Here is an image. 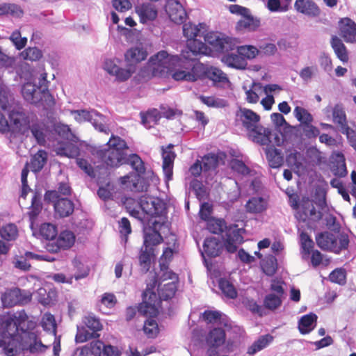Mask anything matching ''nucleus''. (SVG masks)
Returning a JSON list of instances; mask_svg holds the SVG:
<instances>
[{"mask_svg":"<svg viewBox=\"0 0 356 356\" xmlns=\"http://www.w3.org/2000/svg\"><path fill=\"white\" fill-rule=\"evenodd\" d=\"M42 89L40 86L26 83L22 86L21 92L25 101L30 104L38 105L41 102L39 92H41Z\"/></svg>","mask_w":356,"mask_h":356,"instance_id":"4468645a","label":"nucleus"},{"mask_svg":"<svg viewBox=\"0 0 356 356\" xmlns=\"http://www.w3.org/2000/svg\"><path fill=\"white\" fill-rule=\"evenodd\" d=\"M177 286L175 282H170L165 284L159 292V297L161 300L168 301L171 300L175 295Z\"/></svg>","mask_w":356,"mask_h":356,"instance_id":"e2e57ef3","label":"nucleus"},{"mask_svg":"<svg viewBox=\"0 0 356 356\" xmlns=\"http://www.w3.org/2000/svg\"><path fill=\"white\" fill-rule=\"evenodd\" d=\"M132 186L137 192L147 191V184H145V175L142 173L131 174Z\"/></svg>","mask_w":356,"mask_h":356,"instance_id":"864d4df0","label":"nucleus"},{"mask_svg":"<svg viewBox=\"0 0 356 356\" xmlns=\"http://www.w3.org/2000/svg\"><path fill=\"white\" fill-rule=\"evenodd\" d=\"M261 267L263 273L267 276L272 277L277 269V260L275 256L268 254L261 260Z\"/></svg>","mask_w":356,"mask_h":356,"instance_id":"72a5a7b5","label":"nucleus"},{"mask_svg":"<svg viewBox=\"0 0 356 356\" xmlns=\"http://www.w3.org/2000/svg\"><path fill=\"white\" fill-rule=\"evenodd\" d=\"M150 209L147 214L152 217H163L167 218L168 207L166 203L159 197L151 201Z\"/></svg>","mask_w":356,"mask_h":356,"instance_id":"c756f323","label":"nucleus"},{"mask_svg":"<svg viewBox=\"0 0 356 356\" xmlns=\"http://www.w3.org/2000/svg\"><path fill=\"white\" fill-rule=\"evenodd\" d=\"M260 115L251 109L239 107L236 112V122L248 131L249 138L260 145H269L271 130L259 124Z\"/></svg>","mask_w":356,"mask_h":356,"instance_id":"20e7f679","label":"nucleus"},{"mask_svg":"<svg viewBox=\"0 0 356 356\" xmlns=\"http://www.w3.org/2000/svg\"><path fill=\"white\" fill-rule=\"evenodd\" d=\"M189 189L195 193L196 198L200 202L206 200L209 197L206 186L197 179H191L189 182Z\"/></svg>","mask_w":356,"mask_h":356,"instance_id":"473e14b6","label":"nucleus"},{"mask_svg":"<svg viewBox=\"0 0 356 356\" xmlns=\"http://www.w3.org/2000/svg\"><path fill=\"white\" fill-rule=\"evenodd\" d=\"M94 343H97V346H100L101 354L99 356H121L122 355L121 350L117 346L111 344L106 345L99 341Z\"/></svg>","mask_w":356,"mask_h":356,"instance_id":"6e6d98bb","label":"nucleus"},{"mask_svg":"<svg viewBox=\"0 0 356 356\" xmlns=\"http://www.w3.org/2000/svg\"><path fill=\"white\" fill-rule=\"evenodd\" d=\"M47 161V153L45 150H39L31 159V168L35 173L39 172Z\"/></svg>","mask_w":356,"mask_h":356,"instance_id":"f704fd0d","label":"nucleus"},{"mask_svg":"<svg viewBox=\"0 0 356 356\" xmlns=\"http://www.w3.org/2000/svg\"><path fill=\"white\" fill-rule=\"evenodd\" d=\"M244 19H240L237 22L236 27L238 29H248L249 30L255 31L260 26V20L254 18L250 13L243 17Z\"/></svg>","mask_w":356,"mask_h":356,"instance_id":"e433bc0d","label":"nucleus"},{"mask_svg":"<svg viewBox=\"0 0 356 356\" xmlns=\"http://www.w3.org/2000/svg\"><path fill=\"white\" fill-rule=\"evenodd\" d=\"M200 77L198 79H208L213 81V85L217 83H227L229 81L226 74L222 72V70L215 67H211L209 69H207L203 71V66L199 72Z\"/></svg>","mask_w":356,"mask_h":356,"instance_id":"f3484780","label":"nucleus"},{"mask_svg":"<svg viewBox=\"0 0 356 356\" xmlns=\"http://www.w3.org/2000/svg\"><path fill=\"white\" fill-rule=\"evenodd\" d=\"M221 60L227 66L236 69H244L243 57L236 52V49L222 54Z\"/></svg>","mask_w":356,"mask_h":356,"instance_id":"a878e982","label":"nucleus"},{"mask_svg":"<svg viewBox=\"0 0 356 356\" xmlns=\"http://www.w3.org/2000/svg\"><path fill=\"white\" fill-rule=\"evenodd\" d=\"M222 248V243L218 237H207L204 241V252L209 258L218 257L221 254Z\"/></svg>","mask_w":356,"mask_h":356,"instance_id":"dca6fc26","label":"nucleus"},{"mask_svg":"<svg viewBox=\"0 0 356 356\" xmlns=\"http://www.w3.org/2000/svg\"><path fill=\"white\" fill-rule=\"evenodd\" d=\"M263 88L262 84L260 82L253 81L250 89H247L245 86H243V88L245 90L246 95V101L248 103L255 104L259 101V97L258 94L253 90H260Z\"/></svg>","mask_w":356,"mask_h":356,"instance_id":"3c124183","label":"nucleus"},{"mask_svg":"<svg viewBox=\"0 0 356 356\" xmlns=\"http://www.w3.org/2000/svg\"><path fill=\"white\" fill-rule=\"evenodd\" d=\"M205 43L211 46L213 51L220 54L234 51L236 47L235 41L229 37L220 36L218 33L211 32L204 35Z\"/></svg>","mask_w":356,"mask_h":356,"instance_id":"0eeeda50","label":"nucleus"},{"mask_svg":"<svg viewBox=\"0 0 356 356\" xmlns=\"http://www.w3.org/2000/svg\"><path fill=\"white\" fill-rule=\"evenodd\" d=\"M82 325H77L76 334L75 336L76 343H83L92 339L99 337L97 333L103 326L99 319L95 316L88 315L83 319Z\"/></svg>","mask_w":356,"mask_h":356,"instance_id":"423d86ee","label":"nucleus"},{"mask_svg":"<svg viewBox=\"0 0 356 356\" xmlns=\"http://www.w3.org/2000/svg\"><path fill=\"white\" fill-rule=\"evenodd\" d=\"M148 63L153 76L166 78L172 74L175 81L194 82L200 77L199 72L202 69V64L196 58H189L184 54L181 58L165 50L151 56Z\"/></svg>","mask_w":356,"mask_h":356,"instance_id":"f257e3e1","label":"nucleus"},{"mask_svg":"<svg viewBox=\"0 0 356 356\" xmlns=\"http://www.w3.org/2000/svg\"><path fill=\"white\" fill-rule=\"evenodd\" d=\"M174 145L170 143L166 147H161V154L163 158V164L173 165L176 154L172 149Z\"/></svg>","mask_w":356,"mask_h":356,"instance_id":"0e129e2a","label":"nucleus"},{"mask_svg":"<svg viewBox=\"0 0 356 356\" xmlns=\"http://www.w3.org/2000/svg\"><path fill=\"white\" fill-rule=\"evenodd\" d=\"M186 48L188 51H182L181 58H183L184 54L188 56L189 58H195L199 54H206L207 46L206 43L203 42L201 40L195 38L187 41Z\"/></svg>","mask_w":356,"mask_h":356,"instance_id":"4be33fe9","label":"nucleus"},{"mask_svg":"<svg viewBox=\"0 0 356 356\" xmlns=\"http://www.w3.org/2000/svg\"><path fill=\"white\" fill-rule=\"evenodd\" d=\"M294 8L309 17H317L321 15V9L313 0H296Z\"/></svg>","mask_w":356,"mask_h":356,"instance_id":"ddd939ff","label":"nucleus"},{"mask_svg":"<svg viewBox=\"0 0 356 356\" xmlns=\"http://www.w3.org/2000/svg\"><path fill=\"white\" fill-rule=\"evenodd\" d=\"M273 340V337L267 334L265 335L261 336L257 341H254L252 346L250 348L248 353H254L257 351H259L267 346H268Z\"/></svg>","mask_w":356,"mask_h":356,"instance_id":"49530a36","label":"nucleus"},{"mask_svg":"<svg viewBox=\"0 0 356 356\" xmlns=\"http://www.w3.org/2000/svg\"><path fill=\"white\" fill-rule=\"evenodd\" d=\"M282 304V298L272 293L267 294L264 299V306L265 309L275 311Z\"/></svg>","mask_w":356,"mask_h":356,"instance_id":"c03bdc74","label":"nucleus"},{"mask_svg":"<svg viewBox=\"0 0 356 356\" xmlns=\"http://www.w3.org/2000/svg\"><path fill=\"white\" fill-rule=\"evenodd\" d=\"M21 56L24 60L37 61L42 57V52L35 47H28L21 53Z\"/></svg>","mask_w":356,"mask_h":356,"instance_id":"13d9d810","label":"nucleus"},{"mask_svg":"<svg viewBox=\"0 0 356 356\" xmlns=\"http://www.w3.org/2000/svg\"><path fill=\"white\" fill-rule=\"evenodd\" d=\"M312 205L313 203L310 202L308 197L302 198L300 209L295 215L299 222H307L309 220L308 211Z\"/></svg>","mask_w":356,"mask_h":356,"instance_id":"79ce46f5","label":"nucleus"},{"mask_svg":"<svg viewBox=\"0 0 356 356\" xmlns=\"http://www.w3.org/2000/svg\"><path fill=\"white\" fill-rule=\"evenodd\" d=\"M346 24L341 29L344 40L347 42L356 41V24L350 18H345Z\"/></svg>","mask_w":356,"mask_h":356,"instance_id":"c9c22d12","label":"nucleus"},{"mask_svg":"<svg viewBox=\"0 0 356 356\" xmlns=\"http://www.w3.org/2000/svg\"><path fill=\"white\" fill-rule=\"evenodd\" d=\"M9 119L13 124L22 132L29 130L31 124L29 117L23 111H12Z\"/></svg>","mask_w":356,"mask_h":356,"instance_id":"6ab92c4d","label":"nucleus"},{"mask_svg":"<svg viewBox=\"0 0 356 356\" xmlns=\"http://www.w3.org/2000/svg\"><path fill=\"white\" fill-rule=\"evenodd\" d=\"M329 280L333 283L344 285L346 283V270L342 268L333 270L329 275Z\"/></svg>","mask_w":356,"mask_h":356,"instance_id":"bf43d9fd","label":"nucleus"},{"mask_svg":"<svg viewBox=\"0 0 356 356\" xmlns=\"http://www.w3.org/2000/svg\"><path fill=\"white\" fill-rule=\"evenodd\" d=\"M157 296L152 292L149 296L148 300H143L138 307V312L148 318H154L159 314V309L157 307Z\"/></svg>","mask_w":356,"mask_h":356,"instance_id":"9b49d317","label":"nucleus"},{"mask_svg":"<svg viewBox=\"0 0 356 356\" xmlns=\"http://www.w3.org/2000/svg\"><path fill=\"white\" fill-rule=\"evenodd\" d=\"M141 123L147 129H150L152 122L157 124L161 118V112L156 108L149 109L147 112H140Z\"/></svg>","mask_w":356,"mask_h":356,"instance_id":"7c9ffc66","label":"nucleus"},{"mask_svg":"<svg viewBox=\"0 0 356 356\" xmlns=\"http://www.w3.org/2000/svg\"><path fill=\"white\" fill-rule=\"evenodd\" d=\"M170 223L168 220L159 222L156 220L149 219L147 222H143V244L145 248H155L156 245L163 241L161 234L163 228L170 229Z\"/></svg>","mask_w":356,"mask_h":356,"instance_id":"39448f33","label":"nucleus"},{"mask_svg":"<svg viewBox=\"0 0 356 356\" xmlns=\"http://www.w3.org/2000/svg\"><path fill=\"white\" fill-rule=\"evenodd\" d=\"M226 339L225 330L222 327H214L211 330L206 337L208 346L220 347L223 345Z\"/></svg>","mask_w":356,"mask_h":356,"instance_id":"b1692460","label":"nucleus"},{"mask_svg":"<svg viewBox=\"0 0 356 356\" xmlns=\"http://www.w3.org/2000/svg\"><path fill=\"white\" fill-rule=\"evenodd\" d=\"M318 316L310 312L303 315L298 323V328L302 334H307L310 333L316 326Z\"/></svg>","mask_w":356,"mask_h":356,"instance_id":"aec40b11","label":"nucleus"},{"mask_svg":"<svg viewBox=\"0 0 356 356\" xmlns=\"http://www.w3.org/2000/svg\"><path fill=\"white\" fill-rule=\"evenodd\" d=\"M143 332L149 339H155L159 333L158 324L155 319L147 318L145 320Z\"/></svg>","mask_w":356,"mask_h":356,"instance_id":"603ef678","label":"nucleus"},{"mask_svg":"<svg viewBox=\"0 0 356 356\" xmlns=\"http://www.w3.org/2000/svg\"><path fill=\"white\" fill-rule=\"evenodd\" d=\"M300 243L301 248V253L302 254V259H307L309 254L312 253L311 262L314 267L320 266L323 260V254L318 250H313L314 243L310 236L302 232L300 235Z\"/></svg>","mask_w":356,"mask_h":356,"instance_id":"6e6552de","label":"nucleus"},{"mask_svg":"<svg viewBox=\"0 0 356 356\" xmlns=\"http://www.w3.org/2000/svg\"><path fill=\"white\" fill-rule=\"evenodd\" d=\"M337 237L329 232L318 233L316 236V242L318 248L323 251L334 252L335 254V246Z\"/></svg>","mask_w":356,"mask_h":356,"instance_id":"f8f14e48","label":"nucleus"},{"mask_svg":"<svg viewBox=\"0 0 356 356\" xmlns=\"http://www.w3.org/2000/svg\"><path fill=\"white\" fill-rule=\"evenodd\" d=\"M135 12L143 24L151 25L158 17V10L155 6L150 3H143L135 6Z\"/></svg>","mask_w":356,"mask_h":356,"instance_id":"9d476101","label":"nucleus"},{"mask_svg":"<svg viewBox=\"0 0 356 356\" xmlns=\"http://www.w3.org/2000/svg\"><path fill=\"white\" fill-rule=\"evenodd\" d=\"M268 207L267 201L262 197H252L246 203L247 212L250 213H261Z\"/></svg>","mask_w":356,"mask_h":356,"instance_id":"cd10ccee","label":"nucleus"},{"mask_svg":"<svg viewBox=\"0 0 356 356\" xmlns=\"http://www.w3.org/2000/svg\"><path fill=\"white\" fill-rule=\"evenodd\" d=\"M136 71V68L134 66H128V64L126 63V68L118 67L116 71L114 72L113 76H115L117 81L124 82L127 81Z\"/></svg>","mask_w":356,"mask_h":356,"instance_id":"de8ad7c7","label":"nucleus"},{"mask_svg":"<svg viewBox=\"0 0 356 356\" xmlns=\"http://www.w3.org/2000/svg\"><path fill=\"white\" fill-rule=\"evenodd\" d=\"M56 131L58 134L63 139V141L79 142V138L72 132L67 125L58 127Z\"/></svg>","mask_w":356,"mask_h":356,"instance_id":"69168bd1","label":"nucleus"},{"mask_svg":"<svg viewBox=\"0 0 356 356\" xmlns=\"http://www.w3.org/2000/svg\"><path fill=\"white\" fill-rule=\"evenodd\" d=\"M231 169L242 175H248L250 173V169L245 163L240 159H232L229 162Z\"/></svg>","mask_w":356,"mask_h":356,"instance_id":"680f3d73","label":"nucleus"},{"mask_svg":"<svg viewBox=\"0 0 356 356\" xmlns=\"http://www.w3.org/2000/svg\"><path fill=\"white\" fill-rule=\"evenodd\" d=\"M27 319L28 316L24 309L0 316V347L3 348L7 356H16L20 350L22 337L19 332L34 335L28 332L34 327L32 322L25 327Z\"/></svg>","mask_w":356,"mask_h":356,"instance_id":"7ed1b4c3","label":"nucleus"},{"mask_svg":"<svg viewBox=\"0 0 356 356\" xmlns=\"http://www.w3.org/2000/svg\"><path fill=\"white\" fill-rule=\"evenodd\" d=\"M30 211L27 215L31 221V225H33V222L37 219L42 209V204L41 202V195L38 192H35L30 206Z\"/></svg>","mask_w":356,"mask_h":356,"instance_id":"2f4dec72","label":"nucleus"},{"mask_svg":"<svg viewBox=\"0 0 356 356\" xmlns=\"http://www.w3.org/2000/svg\"><path fill=\"white\" fill-rule=\"evenodd\" d=\"M147 56V52L143 47H134L127 50L124 54V60L128 66L134 67L145 60Z\"/></svg>","mask_w":356,"mask_h":356,"instance_id":"2eb2a0df","label":"nucleus"},{"mask_svg":"<svg viewBox=\"0 0 356 356\" xmlns=\"http://www.w3.org/2000/svg\"><path fill=\"white\" fill-rule=\"evenodd\" d=\"M225 228L227 229V226L224 219L211 218L207 221V229L212 234H220Z\"/></svg>","mask_w":356,"mask_h":356,"instance_id":"a18cd8bd","label":"nucleus"},{"mask_svg":"<svg viewBox=\"0 0 356 356\" xmlns=\"http://www.w3.org/2000/svg\"><path fill=\"white\" fill-rule=\"evenodd\" d=\"M40 234L46 240L54 241L57 236V227L49 222L43 223L40 228Z\"/></svg>","mask_w":356,"mask_h":356,"instance_id":"8fccbe9b","label":"nucleus"},{"mask_svg":"<svg viewBox=\"0 0 356 356\" xmlns=\"http://www.w3.org/2000/svg\"><path fill=\"white\" fill-rule=\"evenodd\" d=\"M244 229H238L236 225L234 227H229L226 230L225 236L232 241H236L238 243H241L243 242V237L242 236V232H244Z\"/></svg>","mask_w":356,"mask_h":356,"instance_id":"338daca9","label":"nucleus"},{"mask_svg":"<svg viewBox=\"0 0 356 356\" xmlns=\"http://www.w3.org/2000/svg\"><path fill=\"white\" fill-rule=\"evenodd\" d=\"M155 248H145L142 246L140 249L138 259L140 266L144 273L149 271L151 266V259L155 257Z\"/></svg>","mask_w":356,"mask_h":356,"instance_id":"c85d7f7f","label":"nucleus"},{"mask_svg":"<svg viewBox=\"0 0 356 356\" xmlns=\"http://www.w3.org/2000/svg\"><path fill=\"white\" fill-rule=\"evenodd\" d=\"M55 216L64 218L71 216L74 211V202L67 197H62L54 204Z\"/></svg>","mask_w":356,"mask_h":356,"instance_id":"a211bd4d","label":"nucleus"},{"mask_svg":"<svg viewBox=\"0 0 356 356\" xmlns=\"http://www.w3.org/2000/svg\"><path fill=\"white\" fill-rule=\"evenodd\" d=\"M330 44L333 49L337 58L343 63L348 61V53L346 47L342 40L337 35H332L331 38Z\"/></svg>","mask_w":356,"mask_h":356,"instance_id":"bb28decb","label":"nucleus"},{"mask_svg":"<svg viewBox=\"0 0 356 356\" xmlns=\"http://www.w3.org/2000/svg\"><path fill=\"white\" fill-rule=\"evenodd\" d=\"M235 49L243 57V61L246 59L251 60L254 58L259 53V50L253 45H236Z\"/></svg>","mask_w":356,"mask_h":356,"instance_id":"37998d69","label":"nucleus"},{"mask_svg":"<svg viewBox=\"0 0 356 356\" xmlns=\"http://www.w3.org/2000/svg\"><path fill=\"white\" fill-rule=\"evenodd\" d=\"M198 99L202 103L211 108H222L228 106V102L226 99L215 97L213 96H204L200 95L198 97Z\"/></svg>","mask_w":356,"mask_h":356,"instance_id":"4c0bfd02","label":"nucleus"},{"mask_svg":"<svg viewBox=\"0 0 356 356\" xmlns=\"http://www.w3.org/2000/svg\"><path fill=\"white\" fill-rule=\"evenodd\" d=\"M21 7L15 3L0 4V15H10L13 17H20L23 15Z\"/></svg>","mask_w":356,"mask_h":356,"instance_id":"58836bf2","label":"nucleus"},{"mask_svg":"<svg viewBox=\"0 0 356 356\" xmlns=\"http://www.w3.org/2000/svg\"><path fill=\"white\" fill-rule=\"evenodd\" d=\"M100 346H97V343L92 342L90 346L86 345L81 348H77L73 356H89L90 355L97 356L100 355Z\"/></svg>","mask_w":356,"mask_h":356,"instance_id":"09e8293b","label":"nucleus"},{"mask_svg":"<svg viewBox=\"0 0 356 356\" xmlns=\"http://www.w3.org/2000/svg\"><path fill=\"white\" fill-rule=\"evenodd\" d=\"M218 287L222 293L229 299L237 297V291L232 283L225 278L218 280Z\"/></svg>","mask_w":356,"mask_h":356,"instance_id":"ea45409f","label":"nucleus"},{"mask_svg":"<svg viewBox=\"0 0 356 356\" xmlns=\"http://www.w3.org/2000/svg\"><path fill=\"white\" fill-rule=\"evenodd\" d=\"M57 240L63 250H68L74 244L75 236L72 231L64 230L60 233Z\"/></svg>","mask_w":356,"mask_h":356,"instance_id":"a19ab883","label":"nucleus"},{"mask_svg":"<svg viewBox=\"0 0 356 356\" xmlns=\"http://www.w3.org/2000/svg\"><path fill=\"white\" fill-rule=\"evenodd\" d=\"M21 289L17 287L11 288L1 295L2 306L6 308L12 307L21 301Z\"/></svg>","mask_w":356,"mask_h":356,"instance_id":"5701e85b","label":"nucleus"},{"mask_svg":"<svg viewBox=\"0 0 356 356\" xmlns=\"http://www.w3.org/2000/svg\"><path fill=\"white\" fill-rule=\"evenodd\" d=\"M18 236L17 226L13 223H8L1 228V237L6 241H13Z\"/></svg>","mask_w":356,"mask_h":356,"instance_id":"5fc2aeb1","label":"nucleus"},{"mask_svg":"<svg viewBox=\"0 0 356 356\" xmlns=\"http://www.w3.org/2000/svg\"><path fill=\"white\" fill-rule=\"evenodd\" d=\"M89 148L92 155L106 165V168H118L123 164H128L135 171L133 174L144 172L146 169L143 161L138 154L127 153L129 147L126 141L120 136L112 134L106 143L99 147Z\"/></svg>","mask_w":356,"mask_h":356,"instance_id":"f03ea898","label":"nucleus"},{"mask_svg":"<svg viewBox=\"0 0 356 356\" xmlns=\"http://www.w3.org/2000/svg\"><path fill=\"white\" fill-rule=\"evenodd\" d=\"M202 318L207 323H213L229 326V319L227 316L220 311L205 310L202 313Z\"/></svg>","mask_w":356,"mask_h":356,"instance_id":"393cba45","label":"nucleus"},{"mask_svg":"<svg viewBox=\"0 0 356 356\" xmlns=\"http://www.w3.org/2000/svg\"><path fill=\"white\" fill-rule=\"evenodd\" d=\"M40 94L41 102L38 104V105H42L44 106H47L49 108L53 107L56 102L54 96L50 93L48 88H42L41 92H39Z\"/></svg>","mask_w":356,"mask_h":356,"instance_id":"774afa93","label":"nucleus"},{"mask_svg":"<svg viewBox=\"0 0 356 356\" xmlns=\"http://www.w3.org/2000/svg\"><path fill=\"white\" fill-rule=\"evenodd\" d=\"M202 168L204 172L215 170L218 165V157L214 154H208L202 158Z\"/></svg>","mask_w":356,"mask_h":356,"instance_id":"052dcab7","label":"nucleus"},{"mask_svg":"<svg viewBox=\"0 0 356 356\" xmlns=\"http://www.w3.org/2000/svg\"><path fill=\"white\" fill-rule=\"evenodd\" d=\"M60 147L58 148L59 153L61 155H64L69 158H78L80 155L81 150H86V152L90 153L92 152L89 150L90 147H99L100 145H94L86 143L85 141L80 140L79 139V142H74L71 140L67 141H60L59 143Z\"/></svg>","mask_w":356,"mask_h":356,"instance_id":"1a4fd4ad","label":"nucleus"},{"mask_svg":"<svg viewBox=\"0 0 356 356\" xmlns=\"http://www.w3.org/2000/svg\"><path fill=\"white\" fill-rule=\"evenodd\" d=\"M294 115L302 125L306 123L312 122L314 120L312 115L305 108L296 106L294 109Z\"/></svg>","mask_w":356,"mask_h":356,"instance_id":"4d7b16f0","label":"nucleus"},{"mask_svg":"<svg viewBox=\"0 0 356 356\" xmlns=\"http://www.w3.org/2000/svg\"><path fill=\"white\" fill-rule=\"evenodd\" d=\"M47 128L45 123L38 120H32L29 126V129L31 131L32 136L40 145H44L46 143Z\"/></svg>","mask_w":356,"mask_h":356,"instance_id":"412c9836","label":"nucleus"}]
</instances>
